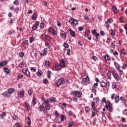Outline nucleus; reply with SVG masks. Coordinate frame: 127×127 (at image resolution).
Listing matches in <instances>:
<instances>
[{
  "instance_id": "obj_1",
  "label": "nucleus",
  "mask_w": 127,
  "mask_h": 127,
  "mask_svg": "<svg viewBox=\"0 0 127 127\" xmlns=\"http://www.w3.org/2000/svg\"><path fill=\"white\" fill-rule=\"evenodd\" d=\"M105 108L109 111V112H112L113 111V104L110 102V101L107 100L105 102Z\"/></svg>"
},
{
  "instance_id": "obj_2",
  "label": "nucleus",
  "mask_w": 127,
  "mask_h": 127,
  "mask_svg": "<svg viewBox=\"0 0 127 127\" xmlns=\"http://www.w3.org/2000/svg\"><path fill=\"white\" fill-rule=\"evenodd\" d=\"M90 83V78H89V76L87 75L85 77H83L82 80L81 81V84L82 85H88Z\"/></svg>"
},
{
  "instance_id": "obj_3",
  "label": "nucleus",
  "mask_w": 127,
  "mask_h": 127,
  "mask_svg": "<svg viewBox=\"0 0 127 127\" xmlns=\"http://www.w3.org/2000/svg\"><path fill=\"white\" fill-rule=\"evenodd\" d=\"M70 95L74 97H77V98H80L82 96V92L79 91H71Z\"/></svg>"
},
{
  "instance_id": "obj_4",
  "label": "nucleus",
  "mask_w": 127,
  "mask_h": 127,
  "mask_svg": "<svg viewBox=\"0 0 127 127\" xmlns=\"http://www.w3.org/2000/svg\"><path fill=\"white\" fill-rule=\"evenodd\" d=\"M112 75L114 78L115 79L116 81H120V76H119V74L116 71H112Z\"/></svg>"
},
{
  "instance_id": "obj_5",
  "label": "nucleus",
  "mask_w": 127,
  "mask_h": 127,
  "mask_svg": "<svg viewBox=\"0 0 127 127\" xmlns=\"http://www.w3.org/2000/svg\"><path fill=\"white\" fill-rule=\"evenodd\" d=\"M69 22H70V23L72 24V25H73L74 26H75V25H78V21L76 20V19H74L73 18H70L69 19Z\"/></svg>"
},
{
  "instance_id": "obj_6",
  "label": "nucleus",
  "mask_w": 127,
  "mask_h": 127,
  "mask_svg": "<svg viewBox=\"0 0 127 127\" xmlns=\"http://www.w3.org/2000/svg\"><path fill=\"white\" fill-rule=\"evenodd\" d=\"M63 84H64V79L61 78L58 80L56 86L57 87H60V86L63 85Z\"/></svg>"
},
{
  "instance_id": "obj_7",
  "label": "nucleus",
  "mask_w": 127,
  "mask_h": 127,
  "mask_svg": "<svg viewBox=\"0 0 127 127\" xmlns=\"http://www.w3.org/2000/svg\"><path fill=\"white\" fill-rule=\"evenodd\" d=\"M17 94L19 98H23V97H24V91H23V90L18 91Z\"/></svg>"
},
{
  "instance_id": "obj_8",
  "label": "nucleus",
  "mask_w": 127,
  "mask_h": 127,
  "mask_svg": "<svg viewBox=\"0 0 127 127\" xmlns=\"http://www.w3.org/2000/svg\"><path fill=\"white\" fill-rule=\"evenodd\" d=\"M22 72L24 73V75H26L28 77H30V72H29L28 69L26 68H23Z\"/></svg>"
},
{
  "instance_id": "obj_9",
  "label": "nucleus",
  "mask_w": 127,
  "mask_h": 127,
  "mask_svg": "<svg viewBox=\"0 0 127 127\" xmlns=\"http://www.w3.org/2000/svg\"><path fill=\"white\" fill-rule=\"evenodd\" d=\"M65 62H66L65 59H63L61 61L60 65L61 68H65V67H66V64L65 63Z\"/></svg>"
},
{
  "instance_id": "obj_10",
  "label": "nucleus",
  "mask_w": 127,
  "mask_h": 127,
  "mask_svg": "<svg viewBox=\"0 0 127 127\" xmlns=\"http://www.w3.org/2000/svg\"><path fill=\"white\" fill-rule=\"evenodd\" d=\"M112 22H113V18H110L105 22V24H106L107 27L109 28L110 23H112Z\"/></svg>"
},
{
  "instance_id": "obj_11",
  "label": "nucleus",
  "mask_w": 127,
  "mask_h": 127,
  "mask_svg": "<svg viewBox=\"0 0 127 127\" xmlns=\"http://www.w3.org/2000/svg\"><path fill=\"white\" fill-rule=\"evenodd\" d=\"M68 31H69V33L71 36H72V37H73V38H74V37H75V31H73L71 28H70Z\"/></svg>"
},
{
  "instance_id": "obj_12",
  "label": "nucleus",
  "mask_w": 127,
  "mask_h": 127,
  "mask_svg": "<svg viewBox=\"0 0 127 127\" xmlns=\"http://www.w3.org/2000/svg\"><path fill=\"white\" fill-rule=\"evenodd\" d=\"M48 49H47V48L44 49L43 54L42 53L40 54L41 56H46V55L48 53Z\"/></svg>"
},
{
  "instance_id": "obj_13",
  "label": "nucleus",
  "mask_w": 127,
  "mask_h": 127,
  "mask_svg": "<svg viewBox=\"0 0 127 127\" xmlns=\"http://www.w3.org/2000/svg\"><path fill=\"white\" fill-rule=\"evenodd\" d=\"M2 95L3 97H4V98H10V95H9L8 92H3L2 93Z\"/></svg>"
},
{
  "instance_id": "obj_14",
  "label": "nucleus",
  "mask_w": 127,
  "mask_h": 127,
  "mask_svg": "<svg viewBox=\"0 0 127 127\" xmlns=\"http://www.w3.org/2000/svg\"><path fill=\"white\" fill-rule=\"evenodd\" d=\"M55 68L57 71H59L60 70H61V69H62V68L61 67V66L60 65V64H56Z\"/></svg>"
},
{
  "instance_id": "obj_15",
  "label": "nucleus",
  "mask_w": 127,
  "mask_h": 127,
  "mask_svg": "<svg viewBox=\"0 0 127 127\" xmlns=\"http://www.w3.org/2000/svg\"><path fill=\"white\" fill-rule=\"evenodd\" d=\"M39 108L40 109V112H43V111H45V107H44V106H43V105H40L39 106Z\"/></svg>"
},
{
  "instance_id": "obj_16",
  "label": "nucleus",
  "mask_w": 127,
  "mask_h": 127,
  "mask_svg": "<svg viewBox=\"0 0 127 127\" xmlns=\"http://www.w3.org/2000/svg\"><path fill=\"white\" fill-rule=\"evenodd\" d=\"M53 34L55 36L57 34V27H53Z\"/></svg>"
},
{
  "instance_id": "obj_17",
  "label": "nucleus",
  "mask_w": 127,
  "mask_h": 127,
  "mask_svg": "<svg viewBox=\"0 0 127 127\" xmlns=\"http://www.w3.org/2000/svg\"><path fill=\"white\" fill-rule=\"evenodd\" d=\"M111 75V71L108 70V72L107 73V76L109 80H112V76Z\"/></svg>"
},
{
  "instance_id": "obj_18",
  "label": "nucleus",
  "mask_w": 127,
  "mask_h": 127,
  "mask_svg": "<svg viewBox=\"0 0 127 127\" xmlns=\"http://www.w3.org/2000/svg\"><path fill=\"white\" fill-rule=\"evenodd\" d=\"M7 64V61H2L0 62V67H1L2 66H4V65H6Z\"/></svg>"
},
{
  "instance_id": "obj_19",
  "label": "nucleus",
  "mask_w": 127,
  "mask_h": 127,
  "mask_svg": "<svg viewBox=\"0 0 127 127\" xmlns=\"http://www.w3.org/2000/svg\"><path fill=\"white\" fill-rule=\"evenodd\" d=\"M13 92H14V89H13V88H9L7 90V92L10 95H11V94H13Z\"/></svg>"
},
{
  "instance_id": "obj_20",
  "label": "nucleus",
  "mask_w": 127,
  "mask_h": 127,
  "mask_svg": "<svg viewBox=\"0 0 127 127\" xmlns=\"http://www.w3.org/2000/svg\"><path fill=\"white\" fill-rule=\"evenodd\" d=\"M104 58L105 59V61H110L111 60V58L108 55L104 56Z\"/></svg>"
},
{
  "instance_id": "obj_21",
  "label": "nucleus",
  "mask_w": 127,
  "mask_h": 127,
  "mask_svg": "<svg viewBox=\"0 0 127 127\" xmlns=\"http://www.w3.org/2000/svg\"><path fill=\"white\" fill-rule=\"evenodd\" d=\"M44 105H46V106H49L50 105V101L48 99H46L44 102Z\"/></svg>"
},
{
  "instance_id": "obj_22",
  "label": "nucleus",
  "mask_w": 127,
  "mask_h": 127,
  "mask_svg": "<svg viewBox=\"0 0 127 127\" xmlns=\"http://www.w3.org/2000/svg\"><path fill=\"white\" fill-rule=\"evenodd\" d=\"M74 124H75V123L74 122V121H70V122L68 123V127H73V126H74Z\"/></svg>"
},
{
  "instance_id": "obj_23",
  "label": "nucleus",
  "mask_w": 127,
  "mask_h": 127,
  "mask_svg": "<svg viewBox=\"0 0 127 127\" xmlns=\"http://www.w3.org/2000/svg\"><path fill=\"white\" fill-rule=\"evenodd\" d=\"M61 120L62 122H64L66 120V115L62 114L61 116Z\"/></svg>"
},
{
  "instance_id": "obj_24",
  "label": "nucleus",
  "mask_w": 127,
  "mask_h": 127,
  "mask_svg": "<svg viewBox=\"0 0 127 127\" xmlns=\"http://www.w3.org/2000/svg\"><path fill=\"white\" fill-rule=\"evenodd\" d=\"M28 121H27V125L29 127H30L31 126V120H30V118L29 117H27Z\"/></svg>"
},
{
  "instance_id": "obj_25",
  "label": "nucleus",
  "mask_w": 127,
  "mask_h": 127,
  "mask_svg": "<svg viewBox=\"0 0 127 127\" xmlns=\"http://www.w3.org/2000/svg\"><path fill=\"white\" fill-rule=\"evenodd\" d=\"M50 101V103H55V102H56V98H55V97H52V98L49 99Z\"/></svg>"
},
{
  "instance_id": "obj_26",
  "label": "nucleus",
  "mask_w": 127,
  "mask_h": 127,
  "mask_svg": "<svg viewBox=\"0 0 127 127\" xmlns=\"http://www.w3.org/2000/svg\"><path fill=\"white\" fill-rule=\"evenodd\" d=\"M115 102L117 104L119 102H120V96L119 95L117 96L115 98Z\"/></svg>"
},
{
  "instance_id": "obj_27",
  "label": "nucleus",
  "mask_w": 127,
  "mask_h": 127,
  "mask_svg": "<svg viewBox=\"0 0 127 127\" xmlns=\"http://www.w3.org/2000/svg\"><path fill=\"white\" fill-rule=\"evenodd\" d=\"M112 9H113V12H114L115 13H118V9L116 6H113L112 7Z\"/></svg>"
},
{
  "instance_id": "obj_28",
  "label": "nucleus",
  "mask_w": 127,
  "mask_h": 127,
  "mask_svg": "<svg viewBox=\"0 0 127 127\" xmlns=\"http://www.w3.org/2000/svg\"><path fill=\"white\" fill-rule=\"evenodd\" d=\"M3 69L5 73H7V74L10 72V70L7 67H4Z\"/></svg>"
},
{
  "instance_id": "obj_29",
  "label": "nucleus",
  "mask_w": 127,
  "mask_h": 127,
  "mask_svg": "<svg viewBox=\"0 0 127 127\" xmlns=\"http://www.w3.org/2000/svg\"><path fill=\"white\" fill-rule=\"evenodd\" d=\"M46 35H45L44 34H42L40 36L41 39H43V40H46Z\"/></svg>"
},
{
  "instance_id": "obj_30",
  "label": "nucleus",
  "mask_w": 127,
  "mask_h": 127,
  "mask_svg": "<svg viewBox=\"0 0 127 127\" xmlns=\"http://www.w3.org/2000/svg\"><path fill=\"white\" fill-rule=\"evenodd\" d=\"M108 83L107 82H105L104 81L101 82V87H106Z\"/></svg>"
},
{
  "instance_id": "obj_31",
  "label": "nucleus",
  "mask_w": 127,
  "mask_h": 127,
  "mask_svg": "<svg viewBox=\"0 0 127 127\" xmlns=\"http://www.w3.org/2000/svg\"><path fill=\"white\" fill-rule=\"evenodd\" d=\"M25 107L27 109V110H30L31 107H30V105H29V104H28L27 103L25 102Z\"/></svg>"
},
{
  "instance_id": "obj_32",
  "label": "nucleus",
  "mask_w": 127,
  "mask_h": 127,
  "mask_svg": "<svg viewBox=\"0 0 127 127\" xmlns=\"http://www.w3.org/2000/svg\"><path fill=\"white\" fill-rule=\"evenodd\" d=\"M67 116H68V117H72V116H73V112L71 111H68L67 112Z\"/></svg>"
},
{
  "instance_id": "obj_33",
  "label": "nucleus",
  "mask_w": 127,
  "mask_h": 127,
  "mask_svg": "<svg viewBox=\"0 0 127 127\" xmlns=\"http://www.w3.org/2000/svg\"><path fill=\"white\" fill-rule=\"evenodd\" d=\"M37 18V15L36 14V13H34V14L32 15V19L35 20Z\"/></svg>"
},
{
  "instance_id": "obj_34",
  "label": "nucleus",
  "mask_w": 127,
  "mask_h": 127,
  "mask_svg": "<svg viewBox=\"0 0 127 127\" xmlns=\"http://www.w3.org/2000/svg\"><path fill=\"white\" fill-rule=\"evenodd\" d=\"M96 114H97V110L93 109V111L92 112V117H94Z\"/></svg>"
},
{
  "instance_id": "obj_35",
  "label": "nucleus",
  "mask_w": 127,
  "mask_h": 127,
  "mask_svg": "<svg viewBox=\"0 0 127 127\" xmlns=\"http://www.w3.org/2000/svg\"><path fill=\"white\" fill-rule=\"evenodd\" d=\"M42 71L41 70H39V71H38L36 74L37 75V76H38L39 77H40V76H41L42 75Z\"/></svg>"
},
{
  "instance_id": "obj_36",
  "label": "nucleus",
  "mask_w": 127,
  "mask_h": 127,
  "mask_svg": "<svg viewBox=\"0 0 127 127\" xmlns=\"http://www.w3.org/2000/svg\"><path fill=\"white\" fill-rule=\"evenodd\" d=\"M117 82H114L112 84V89H117Z\"/></svg>"
},
{
  "instance_id": "obj_37",
  "label": "nucleus",
  "mask_w": 127,
  "mask_h": 127,
  "mask_svg": "<svg viewBox=\"0 0 127 127\" xmlns=\"http://www.w3.org/2000/svg\"><path fill=\"white\" fill-rule=\"evenodd\" d=\"M43 84H48V79L47 78H44L43 79Z\"/></svg>"
},
{
  "instance_id": "obj_38",
  "label": "nucleus",
  "mask_w": 127,
  "mask_h": 127,
  "mask_svg": "<svg viewBox=\"0 0 127 127\" xmlns=\"http://www.w3.org/2000/svg\"><path fill=\"white\" fill-rule=\"evenodd\" d=\"M120 100L122 102V103H124V104H126V99H124V97H123L122 96H121L120 97Z\"/></svg>"
},
{
  "instance_id": "obj_39",
  "label": "nucleus",
  "mask_w": 127,
  "mask_h": 127,
  "mask_svg": "<svg viewBox=\"0 0 127 127\" xmlns=\"http://www.w3.org/2000/svg\"><path fill=\"white\" fill-rule=\"evenodd\" d=\"M91 91H92V94H94V95L96 96V93H97V90H96V89L93 88L92 89Z\"/></svg>"
},
{
  "instance_id": "obj_40",
  "label": "nucleus",
  "mask_w": 127,
  "mask_h": 127,
  "mask_svg": "<svg viewBox=\"0 0 127 127\" xmlns=\"http://www.w3.org/2000/svg\"><path fill=\"white\" fill-rule=\"evenodd\" d=\"M45 46L46 47H48V48H49V49H50V45H49L48 44V42H45Z\"/></svg>"
},
{
  "instance_id": "obj_41",
  "label": "nucleus",
  "mask_w": 127,
  "mask_h": 127,
  "mask_svg": "<svg viewBox=\"0 0 127 127\" xmlns=\"http://www.w3.org/2000/svg\"><path fill=\"white\" fill-rule=\"evenodd\" d=\"M33 105H36V99H35V97L33 96V100H32Z\"/></svg>"
},
{
  "instance_id": "obj_42",
  "label": "nucleus",
  "mask_w": 127,
  "mask_h": 127,
  "mask_svg": "<svg viewBox=\"0 0 127 127\" xmlns=\"http://www.w3.org/2000/svg\"><path fill=\"white\" fill-rule=\"evenodd\" d=\"M99 36H100V34L96 33L95 35L96 38L94 39L96 41H98V38H99Z\"/></svg>"
},
{
  "instance_id": "obj_43",
  "label": "nucleus",
  "mask_w": 127,
  "mask_h": 127,
  "mask_svg": "<svg viewBox=\"0 0 127 127\" xmlns=\"http://www.w3.org/2000/svg\"><path fill=\"white\" fill-rule=\"evenodd\" d=\"M46 40L50 41L51 40V37H50V36H49L48 35H47L46 37Z\"/></svg>"
},
{
  "instance_id": "obj_44",
  "label": "nucleus",
  "mask_w": 127,
  "mask_h": 127,
  "mask_svg": "<svg viewBox=\"0 0 127 127\" xmlns=\"http://www.w3.org/2000/svg\"><path fill=\"white\" fill-rule=\"evenodd\" d=\"M34 37H33V36H32V37L29 38V41L30 43H32L33 42V41H34Z\"/></svg>"
},
{
  "instance_id": "obj_45",
  "label": "nucleus",
  "mask_w": 127,
  "mask_h": 127,
  "mask_svg": "<svg viewBox=\"0 0 127 127\" xmlns=\"http://www.w3.org/2000/svg\"><path fill=\"white\" fill-rule=\"evenodd\" d=\"M45 66L47 67H49V61H46L45 62Z\"/></svg>"
},
{
  "instance_id": "obj_46",
  "label": "nucleus",
  "mask_w": 127,
  "mask_h": 127,
  "mask_svg": "<svg viewBox=\"0 0 127 127\" xmlns=\"http://www.w3.org/2000/svg\"><path fill=\"white\" fill-rule=\"evenodd\" d=\"M110 34L112 36H115V34H116V33H115V31H114V30L111 29Z\"/></svg>"
},
{
  "instance_id": "obj_47",
  "label": "nucleus",
  "mask_w": 127,
  "mask_h": 127,
  "mask_svg": "<svg viewBox=\"0 0 127 127\" xmlns=\"http://www.w3.org/2000/svg\"><path fill=\"white\" fill-rule=\"evenodd\" d=\"M19 56L21 57V58H23V56H24V53H23V52L19 53Z\"/></svg>"
},
{
  "instance_id": "obj_48",
  "label": "nucleus",
  "mask_w": 127,
  "mask_h": 127,
  "mask_svg": "<svg viewBox=\"0 0 127 127\" xmlns=\"http://www.w3.org/2000/svg\"><path fill=\"white\" fill-rule=\"evenodd\" d=\"M43 27H44V23H41L40 24V29H43Z\"/></svg>"
},
{
  "instance_id": "obj_49",
  "label": "nucleus",
  "mask_w": 127,
  "mask_h": 127,
  "mask_svg": "<svg viewBox=\"0 0 127 127\" xmlns=\"http://www.w3.org/2000/svg\"><path fill=\"white\" fill-rule=\"evenodd\" d=\"M121 53L122 54V55H127V53L125 52V50H121Z\"/></svg>"
},
{
  "instance_id": "obj_50",
  "label": "nucleus",
  "mask_w": 127,
  "mask_h": 127,
  "mask_svg": "<svg viewBox=\"0 0 127 127\" xmlns=\"http://www.w3.org/2000/svg\"><path fill=\"white\" fill-rule=\"evenodd\" d=\"M114 64H115V66L116 67V68H117V69H119V68H120V65H119V64L118 63H117L116 62H114Z\"/></svg>"
},
{
  "instance_id": "obj_51",
  "label": "nucleus",
  "mask_w": 127,
  "mask_h": 127,
  "mask_svg": "<svg viewBox=\"0 0 127 127\" xmlns=\"http://www.w3.org/2000/svg\"><path fill=\"white\" fill-rule=\"evenodd\" d=\"M85 111H86L87 113H88V112L90 111V107L86 106L85 107Z\"/></svg>"
},
{
  "instance_id": "obj_52",
  "label": "nucleus",
  "mask_w": 127,
  "mask_h": 127,
  "mask_svg": "<svg viewBox=\"0 0 127 127\" xmlns=\"http://www.w3.org/2000/svg\"><path fill=\"white\" fill-rule=\"evenodd\" d=\"M54 115L56 117V118H57V119L59 117V114H58V112H57V111H55L54 112Z\"/></svg>"
},
{
  "instance_id": "obj_53",
  "label": "nucleus",
  "mask_w": 127,
  "mask_h": 127,
  "mask_svg": "<svg viewBox=\"0 0 127 127\" xmlns=\"http://www.w3.org/2000/svg\"><path fill=\"white\" fill-rule=\"evenodd\" d=\"M47 77L48 78H51V72L50 71H48L47 72Z\"/></svg>"
},
{
  "instance_id": "obj_54",
  "label": "nucleus",
  "mask_w": 127,
  "mask_h": 127,
  "mask_svg": "<svg viewBox=\"0 0 127 127\" xmlns=\"http://www.w3.org/2000/svg\"><path fill=\"white\" fill-rule=\"evenodd\" d=\"M6 116V113L5 112H3L0 116L2 119H3V116Z\"/></svg>"
},
{
  "instance_id": "obj_55",
  "label": "nucleus",
  "mask_w": 127,
  "mask_h": 127,
  "mask_svg": "<svg viewBox=\"0 0 127 127\" xmlns=\"http://www.w3.org/2000/svg\"><path fill=\"white\" fill-rule=\"evenodd\" d=\"M85 20L87 21V22H89V17L87 16L86 15H85L84 16Z\"/></svg>"
},
{
  "instance_id": "obj_56",
  "label": "nucleus",
  "mask_w": 127,
  "mask_h": 127,
  "mask_svg": "<svg viewBox=\"0 0 127 127\" xmlns=\"http://www.w3.org/2000/svg\"><path fill=\"white\" fill-rule=\"evenodd\" d=\"M59 107L60 108H61V109H62L63 110H64V109H65V107H64L63 106V104H62V103H59Z\"/></svg>"
},
{
  "instance_id": "obj_57",
  "label": "nucleus",
  "mask_w": 127,
  "mask_h": 127,
  "mask_svg": "<svg viewBox=\"0 0 127 127\" xmlns=\"http://www.w3.org/2000/svg\"><path fill=\"white\" fill-rule=\"evenodd\" d=\"M32 29L33 30H35L36 29H37V26L35 25H33L32 27Z\"/></svg>"
},
{
  "instance_id": "obj_58",
  "label": "nucleus",
  "mask_w": 127,
  "mask_h": 127,
  "mask_svg": "<svg viewBox=\"0 0 127 127\" xmlns=\"http://www.w3.org/2000/svg\"><path fill=\"white\" fill-rule=\"evenodd\" d=\"M61 37H63V38H66V34H63V33H62L61 34Z\"/></svg>"
},
{
  "instance_id": "obj_59",
  "label": "nucleus",
  "mask_w": 127,
  "mask_h": 127,
  "mask_svg": "<svg viewBox=\"0 0 127 127\" xmlns=\"http://www.w3.org/2000/svg\"><path fill=\"white\" fill-rule=\"evenodd\" d=\"M115 96H116V94L113 93L111 95V100H114L115 99Z\"/></svg>"
},
{
  "instance_id": "obj_60",
  "label": "nucleus",
  "mask_w": 127,
  "mask_h": 127,
  "mask_svg": "<svg viewBox=\"0 0 127 127\" xmlns=\"http://www.w3.org/2000/svg\"><path fill=\"white\" fill-rule=\"evenodd\" d=\"M64 47L65 48H69V45H68V44L67 43H64Z\"/></svg>"
},
{
  "instance_id": "obj_61",
  "label": "nucleus",
  "mask_w": 127,
  "mask_h": 127,
  "mask_svg": "<svg viewBox=\"0 0 127 127\" xmlns=\"http://www.w3.org/2000/svg\"><path fill=\"white\" fill-rule=\"evenodd\" d=\"M123 115H127V109H125L124 110H123Z\"/></svg>"
},
{
  "instance_id": "obj_62",
  "label": "nucleus",
  "mask_w": 127,
  "mask_h": 127,
  "mask_svg": "<svg viewBox=\"0 0 127 127\" xmlns=\"http://www.w3.org/2000/svg\"><path fill=\"white\" fill-rule=\"evenodd\" d=\"M92 59L93 60H94V61H98V58L96 56H93L92 57Z\"/></svg>"
},
{
  "instance_id": "obj_63",
  "label": "nucleus",
  "mask_w": 127,
  "mask_h": 127,
  "mask_svg": "<svg viewBox=\"0 0 127 127\" xmlns=\"http://www.w3.org/2000/svg\"><path fill=\"white\" fill-rule=\"evenodd\" d=\"M119 127H127V125L120 124L119 125Z\"/></svg>"
},
{
  "instance_id": "obj_64",
  "label": "nucleus",
  "mask_w": 127,
  "mask_h": 127,
  "mask_svg": "<svg viewBox=\"0 0 127 127\" xmlns=\"http://www.w3.org/2000/svg\"><path fill=\"white\" fill-rule=\"evenodd\" d=\"M14 127H19V124L18 123H15L14 125Z\"/></svg>"
}]
</instances>
